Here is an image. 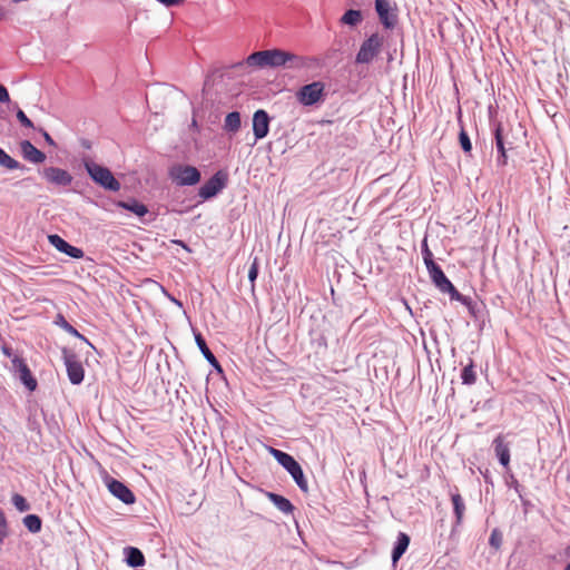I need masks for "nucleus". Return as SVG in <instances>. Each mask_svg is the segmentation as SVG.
Listing matches in <instances>:
<instances>
[{
    "mask_svg": "<svg viewBox=\"0 0 570 570\" xmlns=\"http://www.w3.org/2000/svg\"><path fill=\"white\" fill-rule=\"evenodd\" d=\"M30 430H38V426H36V424H30Z\"/></svg>",
    "mask_w": 570,
    "mask_h": 570,
    "instance_id": "8fccbe9b",
    "label": "nucleus"
},
{
    "mask_svg": "<svg viewBox=\"0 0 570 570\" xmlns=\"http://www.w3.org/2000/svg\"><path fill=\"white\" fill-rule=\"evenodd\" d=\"M11 501L19 512H26L30 510V504L28 503L26 498L19 493L13 494Z\"/></svg>",
    "mask_w": 570,
    "mask_h": 570,
    "instance_id": "f704fd0d",
    "label": "nucleus"
},
{
    "mask_svg": "<svg viewBox=\"0 0 570 570\" xmlns=\"http://www.w3.org/2000/svg\"><path fill=\"white\" fill-rule=\"evenodd\" d=\"M269 453L293 478L299 490L304 493L308 492V483L299 463L288 453L281 450L269 448Z\"/></svg>",
    "mask_w": 570,
    "mask_h": 570,
    "instance_id": "f03ea898",
    "label": "nucleus"
},
{
    "mask_svg": "<svg viewBox=\"0 0 570 570\" xmlns=\"http://www.w3.org/2000/svg\"><path fill=\"white\" fill-rule=\"evenodd\" d=\"M194 335H195V342H196L198 348L200 350L202 354L204 355V357L208 361V363L215 370H217L218 372H223V368H222L219 362L217 361L216 356L213 354V352L207 346V343H206L205 338L203 337V335L199 332L194 333Z\"/></svg>",
    "mask_w": 570,
    "mask_h": 570,
    "instance_id": "6ab92c4d",
    "label": "nucleus"
},
{
    "mask_svg": "<svg viewBox=\"0 0 570 570\" xmlns=\"http://www.w3.org/2000/svg\"><path fill=\"white\" fill-rule=\"evenodd\" d=\"M266 497L281 512L285 514H291L294 512L295 507L285 497L274 492H266Z\"/></svg>",
    "mask_w": 570,
    "mask_h": 570,
    "instance_id": "b1692460",
    "label": "nucleus"
},
{
    "mask_svg": "<svg viewBox=\"0 0 570 570\" xmlns=\"http://www.w3.org/2000/svg\"><path fill=\"white\" fill-rule=\"evenodd\" d=\"M61 355L70 383L73 385L81 384L85 379V368L79 361L78 355L68 347H62Z\"/></svg>",
    "mask_w": 570,
    "mask_h": 570,
    "instance_id": "20e7f679",
    "label": "nucleus"
},
{
    "mask_svg": "<svg viewBox=\"0 0 570 570\" xmlns=\"http://www.w3.org/2000/svg\"><path fill=\"white\" fill-rule=\"evenodd\" d=\"M116 206L131 212L139 217L145 216L148 213L147 206L135 198H130L129 200H119L116 203Z\"/></svg>",
    "mask_w": 570,
    "mask_h": 570,
    "instance_id": "a878e982",
    "label": "nucleus"
},
{
    "mask_svg": "<svg viewBox=\"0 0 570 570\" xmlns=\"http://www.w3.org/2000/svg\"><path fill=\"white\" fill-rule=\"evenodd\" d=\"M462 384L464 385H473L476 382V373L474 370V362L470 358V362L466 366L463 367L461 372Z\"/></svg>",
    "mask_w": 570,
    "mask_h": 570,
    "instance_id": "c85d7f7f",
    "label": "nucleus"
},
{
    "mask_svg": "<svg viewBox=\"0 0 570 570\" xmlns=\"http://www.w3.org/2000/svg\"><path fill=\"white\" fill-rule=\"evenodd\" d=\"M23 525L31 533H38L41 531L42 521L37 514H28L22 520Z\"/></svg>",
    "mask_w": 570,
    "mask_h": 570,
    "instance_id": "7c9ffc66",
    "label": "nucleus"
},
{
    "mask_svg": "<svg viewBox=\"0 0 570 570\" xmlns=\"http://www.w3.org/2000/svg\"><path fill=\"white\" fill-rule=\"evenodd\" d=\"M40 174L48 184L57 187H68L73 180L72 175L60 167H46Z\"/></svg>",
    "mask_w": 570,
    "mask_h": 570,
    "instance_id": "9b49d317",
    "label": "nucleus"
},
{
    "mask_svg": "<svg viewBox=\"0 0 570 570\" xmlns=\"http://www.w3.org/2000/svg\"><path fill=\"white\" fill-rule=\"evenodd\" d=\"M502 541H503L502 532L498 528H494L491 531V534H490V538H489L490 547H492L495 550H499L501 548V546H502Z\"/></svg>",
    "mask_w": 570,
    "mask_h": 570,
    "instance_id": "c9c22d12",
    "label": "nucleus"
},
{
    "mask_svg": "<svg viewBox=\"0 0 570 570\" xmlns=\"http://www.w3.org/2000/svg\"><path fill=\"white\" fill-rule=\"evenodd\" d=\"M55 324L58 325L59 327H61L62 330H65L67 333H69L70 335L75 336V337H78L80 338L81 341H83L85 343H87L88 345L92 346L91 343L89 342V340L83 336L82 334H80L77 328H75L66 318L62 314H58L56 316V320H55Z\"/></svg>",
    "mask_w": 570,
    "mask_h": 570,
    "instance_id": "bb28decb",
    "label": "nucleus"
},
{
    "mask_svg": "<svg viewBox=\"0 0 570 570\" xmlns=\"http://www.w3.org/2000/svg\"><path fill=\"white\" fill-rule=\"evenodd\" d=\"M421 254H422L425 267H428V265H430L431 263H435L433 259V254L430 250L429 245H428V236H424V238L422 239Z\"/></svg>",
    "mask_w": 570,
    "mask_h": 570,
    "instance_id": "72a5a7b5",
    "label": "nucleus"
},
{
    "mask_svg": "<svg viewBox=\"0 0 570 570\" xmlns=\"http://www.w3.org/2000/svg\"><path fill=\"white\" fill-rule=\"evenodd\" d=\"M564 570H570V562L566 566Z\"/></svg>",
    "mask_w": 570,
    "mask_h": 570,
    "instance_id": "603ef678",
    "label": "nucleus"
},
{
    "mask_svg": "<svg viewBox=\"0 0 570 570\" xmlns=\"http://www.w3.org/2000/svg\"><path fill=\"white\" fill-rule=\"evenodd\" d=\"M161 292L164 293V295L170 301L173 302L176 306H178L179 308H183V303L181 301L177 299L175 296H173L164 286H161Z\"/></svg>",
    "mask_w": 570,
    "mask_h": 570,
    "instance_id": "a19ab883",
    "label": "nucleus"
},
{
    "mask_svg": "<svg viewBox=\"0 0 570 570\" xmlns=\"http://www.w3.org/2000/svg\"><path fill=\"white\" fill-rule=\"evenodd\" d=\"M30 430H38V426H36V424H30Z\"/></svg>",
    "mask_w": 570,
    "mask_h": 570,
    "instance_id": "3c124183",
    "label": "nucleus"
},
{
    "mask_svg": "<svg viewBox=\"0 0 570 570\" xmlns=\"http://www.w3.org/2000/svg\"><path fill=\"white\" fill-rule=\"evenodd\" d=\"M124 556L126 563L131 568L141 567L146 562L144 553L135 547L124 548Z\"/></svg>",
    "mask_w": 570,
    "mask_h": 570,
    "instance_id": "4be33fe9",
    "label": "nucleus"
},
{
    "mask_svg": "<svg viewBox=\"0 0 570 570\" xmlns=\"http://www.w3.org/2000/svg\"><path fill=\"white\" fill-rule=\"evenodd\" d=\"M38 131L42 135L45 141L49 146L56 147L55 140L52 139V137L43 128H39Z\"/></svg>",
    "mask_w": 570,
    "mask_h": 570,
    "instance_id": "37998d69",
    "label": "nucleus"
},
{
    "mask_svg": "<svg viewBox=\"0 0 570 570\" xmlns=\"http://www.w3.org/2000/svg\"><path fill=\"white\" fill-rule=\"evenodd\" d=\"M259 272V259L257 256H255L250 263L249 269H248V279L250 283V292L255 293L256 287V279Z\"/></svg>",
    "mask_w": 570,
    "mask_h": 570,
    "instance_id": "473e14b6",
    "label": "nucleus"
},
{
    "mask_svg": "<svg viewBox=\"0 0 570 570\" xmlns=\"http://www.w3.org/2000/svg\"><path fill=\"white\" fill-rule=\"evenodd\" d=\"M227 184L228 174L225 170H218L198 189V196L203 200L210 199L220 193Z\"/></svg>",
    "mask_w": 570,
    "mask_h": 570,
    "instance_id": "423d86ee",
    "label": "nucleus"
},
{
    "mask_svg": "<svg viewBox=\"0 0 570 570\" xmlns=\"http://www.w3.org/2000/svg\"><path fill=\"white\" fill-rule=\"evenodd\" d=\"M0 166L14 170L24 169V166L13 159L4 149L0 148Z\"/></svg>",
    "mask_w": 570,
    "mask_h": 570,
    "instance_id": "c756f323",
    "label": "nucleus"
},
{
    "mask_svg": "<svg viewBox=\"0 0 570 570\" xmlns=\"http://www.w3.org/2000/svg\"><path fill=\"white\" fill-rule=\"evenodd\" d=\"M426 269L432 283L440 292L444 291V288L448 287L450 283H452L436 263H431L428 265Z\"/></svg>",
    "mask_w": 570,
    "mask_h": 570,
    "instance_id": "a211bd4d",
    "label": "nucleus"
},
{
    "mask_svg": "<svg viewBox=\"0 0 570 570\" xmlns=\"http://www.w3.org/2000/svg\"><path fill=\"white\" fill-rule=\"evenodd\" d=\"M8 537V522L6 515L0 508V544L3 543L4 539Z\"/></svg>",
    "mask_w": 570,
    "mask_h": 570,
    "instance_id": "4c0bfd02",
    "label": "nucleus"
},
{
    "mask_svg": "<svg viewBox=\"0 0 570 570\" xmlns=\"http://www.w3.org/2000/svg\"><path fill=\"white\" fill-rule=\"evenodd\" d=\"M20 149L23 158L32 164H41L46 160L45 153L36 148L29 140H22Z\"/></svg>",
    "mask_w": 570,
    "mask_h": 570,
    "instance_id": "f3484780",
    "label": "nucleus"
},
{
    "mask_svg": "<svg viewBox=\"0 0 570 570\" xmlns=\"http://www.w3.org/2000/svg\"><path fill=\"white\" fill-rule=\"evenodd\" d=\"M173 244H176V245H179L181 246L185 250H187L188 253L191 252L190 247L184 242V240H180V239H174L171 240Z\"/></svg>",
    "mask_w": 570,
    "mask_h": 570,
    "instance_id": "49530a36",
    "label": "nucleus"
},
{
    "mask_svg": "<svg viewBox=\"0 0 570 570\" xmlns=\"http://www.w3.org/2000/svg\"><path fill=\"white\" fill-rule=\"evenodd\" d=\"M410 544V537L404 532H399L396 542L392 550V562L396 563L405 553Z\"/></svg>",
    "mask_w": 570,
    "mask_h": 570,
    "instance_id": "393cba45",
    "label": "nucleus"
},
{
    "mask_svg": "<svg viewBox=\"0 0 570 570\" xmlns=\"http://www.w3.org/2000/svg\"><path fill=\"white\" fill-rule=\"evenodd\" d=\"M285 50L267 49L250 53L246 58V63L255 68H281L285 66Z\"/></svg>",
    "mask_w": 570,
    "mask_h": 570,
    "instance_id": "7ed1b4c3",
    "label": "nucleus"
},
{
    "mask_svg": "<svg viewBox=\"0 0 570 570\" xmlns=\"http://www.w3.org/2000/svg\"><path fill=\"white\" fill-rule=\"evenodd\" d=\"M512 485H514V487H515V489L518 490V488H519V483H518V481H517V480H513Z\"/></svg>",
    "mask_w": 570,
    "mask_h": 570,
    "instance_id": "09e8293b",
    "label": "nucleus"
},
{
    "mask_svg": "<svg viewBox=\"0 0 570 570\" xmlns=\"http://www.w3.org/2000/svg\"><path fill=\"white\" fill-rule=\"evenodd\" d=\"M314 343H316V345L318 347H323V348H326L327 347V340L324 335H320L317 338L314 340Z\"/></svg>",
    "mask_w": 570,
    "mask_h": 570,
    "instance_id": "c03bdc74",
    "label": "nucleus"
},
{
    "mask_svg": "<svg viewBox=\"0 0 570 570\" xmlns=\"http://www.w3.org/2000/svg\"><path fill=\"white\" fill-rule=\"evenodd\" d=\"M383 45V37L377 32L371 35L360 47L355 61L357 63H370L380 52Z\"/></svg>",
    "mask_w": 570,
    "mask_h": 570,
    "instance_id": "0eeeda50",
    "label": "nucleus"
},
{
    "mask_svg": "<svg viewBox=\"0 0 570 570\" xmlns=\"http://www.w3.org/2000/svg\"><path fill=\"white\" fill-rule=\"evenodd\" d=\"M442 293L449 294L452 301L460 303H465L464 301H466V295L461 294L452 283H450L449 286L442 291Z\"/></svg>",
    "mask_w": 570,
    "mask_h": 570,
    "instance_id": "e433bc0d",
    "label": "nucleus"
},
{
    "mask_svg": "<svg viewBox=\"0 0 570 570\" xmlns=\"http://www.w3.org/2000/svg\"><path fill=\"white\" fill-rule=\"evenodd\" d=\"M109 492L125 504H134L136 497L134 492L121 481L109 475L104 479Z\"/></svg>",
    "mask_w": 570,
    "mask_h": 570,
    "instance_id": "9d476101",
    "label": "nucleus"
},
{
    "mask_svg": "<svg viewBox=\"0 0 570 570\" xmlns=\"http://www.w3.org/2000/svg\"><path fill=\"white\" fill-rule=\"evenodd\" d=\"M450 495H451V501L453 504V512H454V517H455L454 524L456 527H459L462 524V521H463L465 503H464L463 498L459 493L458 488H455L454 491H451Z\"/></svg>",
    "mask_w": 570,
    "mask_h": 570,
    "instance_id": "aec40b11",
    "label": "nucleus"
},
{
    "mask_svg": "<svg viewBox=\"0 0 570 570\" xmlns=\"http://www.w3.org/2000/svg\"><path fill=\"white\" fill-rule=\"evenodd\" d=\"M242 120L238 111H232L227 114L224 121V130L228 132H237L240 129Z\"/></svg>",
    "mask_w": 570,
    "mask_h": 570,
    "instance_id": "cd10ccee",
    "label": "nucleus"
},
{
    "mask_svg": "<svg viewBox=\"0 0 570 570\" xmlns=\"http://www.w3.org/2000/svg\"><path fill=\"white\" fill-rule=\"evenodd\" d=\"M17 119L19 120V122L21 124V126L23 127H27V128H32V129H36L35 128V125L33 122L27 117V115L18 108L17 110Z\"/></svg>",
    "mask_w": 570,
    "mask_h": 570,
    "instance_id": "ea45409f",
    "label": "nucleus"
},
{
    "mask_svg": "<svg viewBox=\"0 0 570 570\" xmlns=\"http://www.w3.org/2000/svg\"><path fill=\"white\" fill-rule=\"evenodd\" d=\"M11 362L14 375L29 391H35L37 389L38 383L24 360L16 356Z\"/></svg>",
    "mask_w": 570,
    "mask_h": 570,
    "instance_id": "f8f14e48",
    "label": "nucleus"
},
{
    "mask_svg": "<svg viewBox=\"0 0 570 570\" xmlns=\"http://www.w3.org/2000/svg\"><path fill=\"white\" fill-rule=\"evenodd\" d=\"M157 1L166 7H174V6H178L184 0H157Z\"/></svg>",
    "mask_w": 570,
    "mask_h": 570,
    "instance_id": "a18cd8bd",
    "label": "nucleus"
},
{
    "mask_svg": "<svg viewBox=\"0 0 570 570\" xmlns=\"http://www.w3.org/2000/svg\"><path fill=\"white\" fill-rule=\"evenodd\" d=\"M82 163L87 174L95 184L109 191L120 190L121 185L119 180L115 178L109 168L96 164L90 158H85Z\"/></svg>",
    "mask_w": 570,
    "mask_h": 570,
    "instance_id": "f257e3e1",
    "label": "nucleus"
},
{
    "mask_svg": "<svg viewBox=\"0 0 570 570\" xmlns=\"http://www.w3.org/2000/svg\"><path fill=\"white\" fill-rule=\"evenodd\" d=\"M324 82L314 81L302 86L296 92V98L303 106H313L324 99Z\"/></svg>",
    "mask_w": 570,
    "mask_h": 570,
    "instance_id": "39448f33",
    "label": "nucleus"
},
{
    "mask_svg": "<svg viewBox=\"0 0 570 570\" xmlns=\"http://www.w3.org/2000/svg\"><path fill=\"white\" fill-rule=\"evenodd\" d=\"M362 21V12L360 10L350 9L341 18V22L348 26H356Z\"/></svg>",
    "mask_w": 570,
    "mask_h": 570,
    "instance_id": "2f4dec72",
    "label": "nucleus"
},
{
    "mask_svg": "<svg viewBox=\"0 0 570 570\" xmlns=\"http://www.w3.org/2000/svg\"><path fill=\"white\" fill-rule=\"evenodd\" d=\"M494 453L504 468L509 466L510 463V446L509 443L504 441L502 434H499L492 442Z\"/></svg>",
    "mask_w": 570,
    "mask_h": 570,
    "instance_id": "dca6fc26",
    "label": "nucleus"
},
{
    "mask_svg": "<svg viewBox=\"0 0 570 570\" xmlns=\"http://www.w3.org/2000/svg\"><path fill=\"white\" fill-rule=\"evenodd\" d=\"M271 118L266 110L258 109L253 115V134L255 140L265 138L269 131Z\"/></svg>",
    "mask_w": 570,
    "mask_h": 570,
    "instance_id": "4468645a",
    "label": "nucleus"
},
{
    "mask_svg": "<svg viewBox=\"0 0 570 570\" xmlns=\"http://www.w3.org/2000/svg\"><path fill=\"white\" fill-rule=\"evenodd\" d=\"M48 240L50 245H52L60 253L66 254L67 256L71 258H82L83 257V250L79 247L72 246L68 242H66L61 236L58 234H51L48 236Z\"/></svg>",
    "mask_w": 570,
    "mask_h": 570,
    "instance_id": "2eb2a0df",
    "label": "nucleus"
},
{
    "mask_svg": "<svg viewBox=\"0 0 570 570\" xmlns=\"http://www.w3.org/2000/svg\"><path fill=\"white\" fill-rule=\"evenodd\" d=\"M464 302L465 303H461V304L464 305L468 308L470 315L473 318H478L479 312H480V309L478 307V304L471 297H469V296H466V301H464Z\"/></svg>",
    "mask_w": 570,
    "mask_h": 570,
    "instance_id": "58836bf2",
    "label": "nucleus"
},
{
    "mask_svg": "<svg viewBox=\"0 0 570 570\" xmlns=\"http://www.w3.org/2000/svg\"><path fill=\"white\" fill-rule=\"evenodd\" d=\"M375 11L385 29H393L397 23V7L391 0H375Z\"/></svg>",
    "mask_w": 570,
    "mask_h": 570,
    "instance_id": "1a4fd4ad",
    "label": "nucleus"
},
{
    "mask_svg": "<svg viewBox=\"0 0 570 570\" xmlns=\"http://www.w3.org/2000/svg\"><path fill=\"white\" fill-rule=\"evenodd\" d=\"M82 146L86 147V148H90V144L88 141H83Z\"/></svg>",
    "mask_w": 570,
    "mask_h": 570,
    "instance_id": "de8ad7c7",
    "label": "nucleus"
},
{
    "mask_svg": "<svg viewBox=\"0 0 570 570\" xmlns=\"http://www.w3.org/2000/svg\"><path fill=\"white\" fill-rule=\"evenodd\" d=\"M0 102L8 104L10 102V96L7 88L0 85Z\"/></svg>",
    "mask_w": 570,
    "mask_h": 570,
    "instance_id": "79ce46f5",
    "label": "nucleus"
},
{
    "mask_svg": "<svg viewBox=\"0 0 570 570\" xmlns=\"http://www.w3.org/2000/svg\"><path fill=\"white\" fill-rule=\"evenodd\" d=\"M170 177L178 186H194L200 180V173L194 166L178 165L171 168Z\"/></svg>",
    "mask_w": 570,
    "mask_h": 570,
    "instance_id": "6e6552de",
    "label": "nucleus"
},
{
    "mask_svg": "<svg viewBox=\"0 0 570 570\" xmlns=\"http://www.w3.org/2000/svg\"><path fill=\"white\" fill-rule=\"evenodd\" d=\"M456 118H458V124L460 126V132H459L460 146L465 155L471 156L472 155V142H471V139H470L465 128H464L463 120H462V110L460 107L456 112Z\"/></svg>",
    "mask_w": 570,
    "mask_h": 570,
    "instance_id": "5701e85b",
    "label": "nucleus"
},
{
    "mask_svg": "<svg viewBox=\"0 0 570 570\" xmlns=\"http://www.w3.org/2000/svg\"><path fill=\"white\" fill-rule=\"evenodd\" d=\"M492 132L494 136V142L497 148L495 163L498 167H505L508 165V148L505 147V138L503 135V126L500 121H495L492 125Z\"/></svg>",
    "mask_w": 570,
    "mask_h": 570,
    "instance_id": "ddd939ff",
    "label": "nucleus"
},
{
    "mask_svg": "<svg viewBox=\"0 0 570 570\" xmlns=\"http://www.w3.org/2000/svg\"><path fill=\"white\" fill-rule=\"evenodd\" d=\"M285 66L289 69H305L311 66L312 59L304 56H298L285 50Z\"/></svg>",
    "mask_w": 570,
    "mask_h": 570,
    "instance_id": "412c9836",
    "label": "nucleus"
}]
</instances>
